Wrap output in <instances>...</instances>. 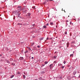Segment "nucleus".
<instances>
[{
    "instance_id": "1",
    "label": "nucleus",
    "mask_w": 80,
    "mask_h": 80,
    "mask_svg": "<svg viewBox=\"0 0 80 80\" xmlns=\"http://www.w3.org/2000/svg\"><path fill=\"white\" fill-rule=\"evenodd\" d=\"M20 11L18 10L16 11L15 12L16 15H18V17H19V16H20V15L21 14V13H20Z\"/></svg>"
},
{
    "instance_id": "2",
    "label": "nucleus",
    "mask_w": 80,
    "mask_h": 80,
    "mask_svg": "<svg viewBox=\"0 0 80 80\" xmlns=\"http://www.w3.org/2000/svg\"><path fill=\"white\" fill-rule=\"evenodd\" d=\"M77 73V70H75L73 72V75H75Z\"/></svg>"
},
{
    "instance_id": "3",
    "label": "nucleus",
    "mask_w": 80,
    "mask_h": 80,
    "mask_svg": "<svg viewBox=\"0 0 80 80\" xmlns=\"http://www.w3.org/2000/svg\"><path fill=\"white\" fill-rule=\"evenodd\" d=\"M67 78L68 80H70L71 79V77H70V76H68Z\"/></svg>"
},
{
    "instance_id": "4",
    "label": "nucleus",
    "mask_w": 80,
    "mask_h": 80,
    "mask_svg": "<svg viewBox=\"0 0 80 80\" xmlns=\"http://www.w3.org/2000/svg\"><path fill=\"white\" fill-rule=\"evenodd\" d=\"M75 43V41H73L72 42V44H71L72 47H73V44H74Z\"/></svg>"
},
{
    "instance_id": "5",
    "label": "nucleus",
    "mask_w": 80,
    "mask_h": 80,
    "mask_svg": "<svg viewBox=\"0 0 80 80\" xmlns=\"http://www.w3.org/2000/svg\"><path fill=\"white\" fill-rule=\"evenodd\" d=\"M19 60H23V58L22 57H21L19 58Z\"/></svg>"
},
{
    "instance_id": "6",
    "label": "nucleus",
    "mask_w": 80,
    "mask_h": 80,
    "mask_svg": "<svg viewBox=\"0 0 80 80\" xmlns=\"http://www.w3.org/2000/svg\"><path fill=\"white\" fill-rule=\"evenodd\" d=\"M11 65L13 66H15V63H14V62H12Z\"/></svg>"
},
{
    "instance_id": "7",
    "label": "nucleus",
    "mask_w": 80,
    "mask_h": 80,
    "mask_svg": "<svg viewBox=\"0 0 80 80\" xmlns=\"http://www.w3.org/2000/svg\"><path fill=\"white\" fill-rule=\"evenodd\" d=\"M10 62H13V59H12V58H11L10 59Z\"/></svg>"
},
{
    "instance_id": "8",
    "label": "nucleus",
    "mask_w": 80,
    "mask_h": 80,
    "mask_svg": "<svg viewBox=\"0 0 80 80\" xmlns=\"http://www.w3.org/2000/svg\"><path fill=\"white\" fill-rule=\"evenodd\" d=\"M21 74V72H17V75H20Z\"/></svg>"
},
{
    "instance_id": "9",
    "label": "nucleus",
    "mask_w": 80,
    "mask_h": 80,
    "mask_svg": "<svg viewBox=\"0 0 80 80\" xmlns=\"http://www.w3.org/2000/svg\"><path fill=\"white\" fill-rule=\"evenodd\" d=\"M67 47H68L69 46V43L68 42L67 44Z\"/></svg>"
},
{
    "instance_id": "10",
    "label": "nucleus",
    "mask_w": 80,
    "mask_h": 80,
    "mask_svg": "<svg viewBox=\"0 0 80 80\" xmlns=\"http://www.w3.org/2000/svg\"><path fill=\"white\" fill-rule=\"evenodd\" d=\"M39 79H40V80H45L44 79H42V78H39Z\"/></svg>"
},
{
    "instance_id": "11",
    "label": "nucleus",
    "mask_w": 80,
    "mask_h": 80,
    "mask_svg": "<svg viewBox=\"0 0 80 80\" xmlns=\"http://www.w3.org/2000/svg\"><path fill=\"white\" fill-rule=\"evenodd\" d=\"M13 77H14V75H12L11 76L10 78H13Z\"/></svg>"
},
{
    "instance_id": "12",
    "label": "nucleus",
    "mask_w": 80,
    "mask_h": 80,
    "mask_svg": "<svg viewBox=\"0 0 80 80\" xmlns=\"http://www.w3.org/2000/svg\"><path fill=\"white\" fill-rule=\"evenodd\" d=\"M43 39V38H39V40H42Z\"/></svg>"
},
{
    "instance_id": "13",
    "label": "nucleus",
    "mask_w": 80,
    "mask_h": 80,
    "mask_svg": "<svg viewBox=\"0 0 80 80\" xmlns=\"http://www.w3.org/2000/svg\"><path fill=\"white\" fill-rule=\"evenodd\" d=\"M52 65H53V64H50V68H52Z\"/></svg>"
},
{
    "instance_id": "14",
    "label": "nucleus",
    "mask_w": 80,
    "mask_h": 80,
    "mask_svg": "<svg viewBox=\"0 0 80 80\" xmlns=\"http://www.w3.org/2000/svg\"><path fill=\"white\" fill-rule=\"evenodd\" d=\"M28 51H26V52H24V53H28Z\"/></svg>"
},
{
    "instance_id": "15",
    "label": "nucleus",
    "mask_w": 80,
    "mask_h": 80,
    "mask_svg": "<svg viewBox=\"0 0 80 80\" xmlns=\"http://www.w3.org/2000/svg\"><path fill=\"white\" fill-rule=\"evenodd\" d=\"M27 12V10H25L24 11H23V13H27V12Z\"/></svg>"
},
{
    "instance_id": "16",
    "label": "nucleus",
    "mask_w": 80,
    "mask_h": 80,
    "mask_svg": "<svg viewBox=\"0 0 80 80\" xmlns=\"http://www.w3.org/2000/svg\"><path fill=\"white\" fill-rule=\"evenodd\" d=\"M48 63V62H47V61H46V62H44V63L45 64H47Z\"/></svg>"
},
{
    "instance_id": "17",
    "label": "nucleus",
    "mask_w": 80,
    "mask_h": 80,
    "mask_svg": "<svg viewBox=\"0 0 80 80\" xmlns=\"http://www.w3.org/2000/svg\"><path fill=\"white\" fill-rule=\"evenodd\" d=\"M7 63H10V62H9V61H8V60H7L6 61Z\"/></svg>"
},
{
    "instance_id": "18",
    "label": "nucleus",
    "mask_w": 80,
    "mask_h": 80,
    "mask_svg": "<svg viewBox=\"0 0 80 80\" xmlns=\"http://www.w3.org/2000/svg\"><path fill=\"white\" fill-rule=\"evenodd\" d=\"M43 51H39V52H40V53H43Z\"/></svg>"
},
{
    "instance_id": "19",
    "label": "nucleus",
    "mask_w": 80,
    "mask_h": 80,
    "mask_svg": "<svg viewBox=\"0 0 80 80\" xmlns=\"http://www.w3.org/2000/svg\"><path fill=\"white\" fill-rule=\"evenodd\" d=\"M28 16H30V15H31V14H30V13H28Z\"/></svg>"
},
{
    "instance_id": "20",
    "label": "nucleus",
    "mask_w": 80,
    "mask_h": 80,
    "mask_svg": "<svg viewBox=\"0 0 80 80\" xmlns=\"http://www.w3.org/2000/svg\"><path fill=\"white\" fill-rule=\"evenodd\" d=\"M13 62H15V63H17V61L15 60H13Z\"/></svg>"
},
{
    "instance_id": "21",
    "label": "nucleus",
    "mask_w": 80,
    "mask_h": 80,
    "mask_svg": "<svg viewBox=\"0 0 80 80\" xmlns=\"http://www.w3.org/2000/svg\"><path fill=\"white\" fill-rule=\"evenodd\" d=\"M41 73H45V72H44V71H42V72H41Z\"/></svg>"
},
{
    "instance_id": "22",
    "label": "nucleus",
    "mask_w": 80,
    "mask_h": 80,
    "mask_svg": "<svg viewBox=\"0 0 80 80\" xmlns=\"http://www.w3.org/2000/svg\"><path fill=\"white\" fill-rule=\"evenodd\" d=\"M23 78L25 79V75H23Z\"/></svg>"
},
{
    "instance_id": "23",
    "label": "nucleus",
    "mask_w": 80,
    "mask_h": 80,
    "mask_svg": "<svg viewBox=\"0 0 80 80\" xmlns=\"http://www.w3.org/2000/svg\"><path fill=\"white\" fill-rule=\"evenodd\" d=\"M43 27L44 28H47V26H43Z\"/></svg>"
},
{
    "instance_id": "24",
    "label": "nucleus",
    "mask_w": 80,
    "mask_h": 80,
    "mask_svg": "<svg viewBox=\"0 0 80 80\" xmlns=\"http://www.w3.org/2000/svg\"><path fill=\"white\" fill-rule=\"evenodd\" d=\"M70 56L71 57V56H72V57L73 56V54H70Z\"/></svg>"
},
{
    "instance_id": "25",
    "label": "nucleus",
    "mask_w": 80,
    "mask_h": 80,
    "mask_svg": "<svg viewBox=\"0 0 80 80\" xmlns=\"http://www.w3.org/2000/svg\"><path fill=\"white\" fill-rule=\"evenodd\" d=\"M63 63L64 64H65V63H66V62L65 61H64Z\"/></svg>"
},
{
    "instance_id": "26",
    "label": "nucleus",
    "mask_w": 80,
    "mask_h": 80,
    "mask_svg": "<svg viewBox=\"0 0 80 80\" xmlns=\"http://www.w3.org/2000/svg\"><path fill=\"white\" fill-rule=\"evenodd\" d=\"M54 58H57V56H55L54 57Z\"/></svg>"
},
{
    "instance_id": "27",
    "label": "nucleus",
    "mask_w": 80,
    "mask_h": 80,
    "mask_svg": "<svg viewBox=\"0 0 80 80\" xmlns=\"http://www.w3.org/2000/svg\"><path fill=\"white\" fill-rule=\"evenodd\" d=\"M28 50H31V48H28Z\"/></svg>"
},
{
    "instance_id": "28",
    "label": "nucleus",
    "mask_w": 80,
    "mask_h": 80,
    "mask_svg": "<svg viewBox=\"0 0 80 80\" xmlns=\"http://www.w3.org/2000/svg\"><path fill=\"white\" fill-rule=\"evenodd\" d=\"M37 47H38V48H40V46H37Z\"/></svg>"
},
{
    "instance_id": "29",
    "label": "nucleus",
    "mask_w": 80,
    "mask_h": 80,
    "mask_svg": "<svg viewBox=\"0 0 80 80\" xmlns=\"http://www.w3.org/2000/svg\"><path fill=\"white\" fill-rule=\"evenodd\" d=\"M53 24V23H52V22H50V25H52Z\"/></svg>"
},
{
    "instance_id": "30",
    "label": "nucleus",
    "mask_w": 80,
    "mask_h": 80,
    "mask_svg": "<svg viewBox=\"0 0 80 80\" xmlns=\"http://www.w3.org/2000/svg\"><path fill=\"white\" fill-rule=\"evenodd\" d=\"M57 63V61H55L54 62V63Z\"/></svg>"
},
{
    "instance_id": "31",
    "label": "nucleus",
    "mask_w": 80,
    "mask_h": 80,
    "mask_svg": "<svg viewBox=\"0 0 80 80\" xmlns=\"http://www.w3.org/2000/svg\"><path fill=\"white\" fill-rule=\"evenodd\" d=\"M61 65H62V64H59L58 65L59 66H61Z\"/></svg>"
},
{
    "instance_id": "32",
    "label": "nucleus",
    "mask_w": 80,
    "mask_h": 80,
    "mask_svg": "<svg viewBox=\"0 0 80 80\" xmlns=\"http://www.w3.org/2000/svg\"><path fill=\"white\" fill-rule=\"evenodd\" d=\"M67 32H65V34H67Z\"/></svg>"
},
{
    "instance_id": "33",
    "label": "nucleus",
    "mask_w": 80,
    "mask_h": 80,
    "mask_svg": "<svg viewBox=\"0 0 80 80\" xmlns=\"http://www.w3.org/2000/svg\"><path fill=\"white\" fill-rule=\"evenodd\" d=\"M60 79H62V77H61L60 78Z\"/></svg>"
},
{
    "instance_id": "34",
    "label": "nucleus",
    "mask_w": 80,
    "mask_h": 80,
    "mask_svg": "<svg viewBox=\"0 0 80 80\" xmlns=\"http://www.w3.org/2000/svg\"><path fill=\"white\" fill-rule=\"evenodd\" d=\"M18 8H21V6H18Z\"/></svg>"
},
{
    "instance_id": "35",
    "label": "nucleus",
    "mask_w": 80,
    "mask_h": 80,
    "mask_svg": "<svg viewBox=\"0 0 80 80\" xmlns=\"http://www.w3.org/2000/svg\"><path fill=\"white\" fill-rule=\"evenodd\" d=\"M65 67L64 66H62V68H64Z\"/></svg>"
},
{
    "instance_id": "36",
    "label": "nucleus",
    "mask_w": 80,
    "mask_h": 80,
    "mask_svg": "<svg viewBox=\"0 0 80 80\" xmlns=\"http://www.w3.org/2000/svg\"><path fill=\"white\" fill-rule=\"evenodd\" d=\"M32 45H34V42H32Z\"/></svg>"
},
{
    "instance_id": "37",
    "label": "nucleus",
    "mask_w": 80,
    "mask_h": 80,
    "mask_svg": "<svg viewBox=\"0 0 80 80\" xmlns=\"http://www.w3.org/2000/svg\"><path fill=\"white\" fill-rule=\"evenodd\" d=\"M23 73H24L25 74H26V73L25 72H23Z\"/></svg>"
},
{
    "instance_id": "38",
    "label": "nucleus",
    "mask_w": 80,
    "mask_h": 80,
    "mask_svg": "<svg viewBox=\"0 0 80 80\" xmlns=\"http://www.w3.org/2000/svg\"><path fill=\"white\" fill-rule=\"evenodd\" d=\"M35 8V7H32V8Z\"/></svg>"
},
{
    "instance_id": "39",
    "label": "nucleus",
    "mask_w": 80,
    "mask_h": 80,
    "mask_svg": "<svg viewBox=\"0 0 80 80\" xmlns=\"http://www.w3.org/2000/svg\"><path fill=\"white\" fill-rule=\"evenodd\" d=\"M46 25H48V23Z\"/></svg>"
},
{
    "instance_id": "40",
    "label": "nucleus",
    "mask_w": 80,
    "mask_h": 80,
    "mask_svg": "<svg viewBox=\"0 0 80 80\" xmlns=\"http://www.w3.org/2000/svg\"><path fill=\"white\" fill-rule=\"evenodd\" d=\"M47 40H48V38H47Z\"/></svg>"
},
{
    "instance_id": "41",
    "label": "nucleus",
    "mask_w": 80,
    "mask_h": 80,
    "mask_svg": "<svg viewBox=\"0 0 80 80\" xmlns=\"http://www.w3.org/2000/svg\"><path fill=\"white\" fill-rule=\"evenodd\" d=\"M51 39H52V38H49V40H51Z\"/></svg>"
},
{
    "instance_id": "42",
    "label": "nucleus",
    "mask_w": 80,
    "mask_h": 80,
    "mask_svg": "<svg viewBox=\"0 0 80 80\" xmlns=\"http://www.w3.org/2000/svg\"><path fill=\"white\" fill-rule=\"evenodd\" d=\"M32 59H33V57H32Z\"/></svg>"
},
{
    "instance_id": "43",
    "label": "nucleus",
    "mask_w": 80,
    "mask_h": 80,
    "mask_svg": "<svg viewBox=\"0 0 80 80\" xmlns=\"http://www.w3.org/2000/svg\"><path fill=\"white\" fill-rule=\"evenodd\" d=\"M58 38V37L57 36L56 37V38Z\"/></svg>"
},
{
    "instance_id": "44",
    "label": "nucleus",
    "mask_w": 80,
    "mask_h": 80,
    "mask_svg": "<svg viewBox=\"0 0 80 80\" xmlns=\"http://www.w3.org/2000/svg\"><path fill=\"white\" fill-rule=\"evenodd\" d=\"M71 23H72V22H70V24H71Z\"/></svg>"
},
{
    "instance_id": "45",
    "label": "nucleus",
    "mask_w": 80,
    "mask_h": 80,
    "mask_svg": "<svg viewBox=\"0 0 80 80\" xmlns=\"http://www.w3.org/2000/svg\"><path fill=\"white\" fill-rule=\"evenodd\" d=\"M33 26H35V24H33Z\"/></svg>"
},
{
    "instance_id": "46",
    "label": "nucleus",
    "mask_w": 80,
    "mask_h": 80,
    "mask_svg": "<svg viewBox=\"0 0 80 80\" xmlns=\"http://www.w3.org/2000/svg\"><path fill=\"white\" fill-rule=\"evenodd\" d=\"M2 54H1V55H0V56H2Z\"/></svg>"
},
{
    "instance_id": "47",
    "label": "nucleus",
    "mask_w": 80,
    "mask_h": 80,
    "mask_svg": "<svg viewBox=\"0 0 80 80\" xmlns=\"http://www.w3.org/2000/svg\"><path fill=\"white\" fill-rule=\"evenodd\" d=\"M55 53H57V52H55Z\"/></svg>"
},
{
    "instance_id": "48",
    "label": "nucleus",
    "mask_w": 80,
    "mask_h": 80,
    "mask_svg": "<svg viewBox=\"0 0 80 80\" xmlns=\"http://www.w3.org/2000/svg\"><path fill=\"white\" fill-rule=\"evenodd\" d=\"M20 24L18 23V25H20Z\"/></svg>"
},
{
    "instance_id": "49",
    "label": "nucleus",
    "mask_w": 80,
    "mask_h": 80,
    "mask_svg": "<svg viewBox=\"0 0 80 80\" xmlns=\"http://www.w3.org/2000/svg\"><path fill=\"white\" fill-rule=\"evenodd\" d=\"M44 4H45V2H44Z\"/></svg>"
},
{
    "instance_id": "50",
    "label": "nucleus",
    "mask_w": 80,
    "mask_h": 80,
    "mask_svg": "<svg viewBox=\"0 0 80 80\" xmlns=\"http://www.w3.org/2000/svg\"><path fill=\"white\" fill-rule=\"evenodd\" d=\"M64 12H66L65 11V10H64Z\"/></svg>"
},
{
    "instance_id": "51",
    "label": "nucleus",
    "mask_w": 80,
    "mask_h": 80,
    "mask_svg": "<svg viewBox=\"0 0 80 80\" xmlns=\"http://www.w3.org/2000/svg\"><path fill=\"white\" fill-rule=\"evenodd\" d=\"M73 53H74V51L73 52Z\"/></svg>"
},
{
    "instance_id": "52",
    "label": "nucleus",
    "mask_w": 80,
    "mask_h": 80,
    "mask_svg": "<svg viewBox=\"0 0 80 80\" xmlns=\"http://www.w3.org/2000/svg\"><path fill=\"white\" fill-rule=\"evenodd\" d=\"M69 17V16H68V17Z\"/></svg>"
},
{
    "instance_id": "53",
    "label": "nucleus",
    "mask_w": 80,
    "mask_h": 80,
    "mask_svg": "<svg viewBox=\"0 0 80 80\" xmlns=\"http://www.w3.org/2000/svg\"><path fill=\"white\" fill-rule=\"evenodd\" d=\"M44 65H45V64H44V65H43V66H44Z\"/></svg>"
},
{
    "instance_id": "54",
    "label": "nucleus",
    "mask_w": 80,
    "mask_h": 80,
    "mask_svg": "<svg viewBox=\"0 0 80 80\" xmlns=\"http://www.w3.org/2000/svg\"><path fill=\"white\" fill-rule=\"evenodd\" d=\"M51 0V1H52V0Z\"/></svg>"
},
{
    "instance_id": "55",
    "label": "nucleus",
    "mask_w": 80,
    "mask_h": 80,
    "mask_svg": "<svg viewBox=\"0 0 80 80\" xmlns=\"http://www.w3.org/2000/svg\"><path fill=\"white\" fill-rule=\"evenodd\" d=\"M57 27V26H56V27Z\"/></svg>"
},
{
    "instance_id": "56",
    "label": "nucleus",
    "mask_w": 80,
    "mask_h": 80,
    "mask_svg": "<svg viewBox=\"0 0 80 80\" xmlns=\"http://www.w3.org/2000/svg\"><path fill=\"white\" fill-rule=\"evenodd\" d=\"M13 19H15V18H13Z\"/></svg>"
},
{
    "instance_id": "57",
    "label": "nucleus",
    "mask_w": 80,
    "mask_h": 80,
    "mask_svg": "<svg viewBox=\"0 0 80 80\" xmlns=\"http://www.w3.org/2000/svg\"><path fill=\"white\" fill-rule=\"evenodd\" d=\"M67 22H68V21H67Z\"/></svg>"
},
{
    "instance_id": "58",
    "label": "nucleus",
    "mask_w": 80,
    "mask_h": 80,
    "mask_svg": "<svg viewBox=\"0 0 80 80\" xmlns=\"http://www.w3.org/2000/svg\"><path fill=\"white\" fill-rule=\"evenodd\" d=\"M67 22H68V21H67Z\"/></svg>"
}]
</instances>
